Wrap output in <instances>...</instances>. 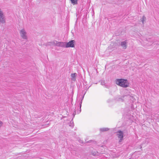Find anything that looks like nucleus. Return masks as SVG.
Instances as JSON below:
<instances>
[{
	"mask_svg": "<svg viewBox=\"0 0 159 159\" xmlns=\"http://www.w3.org/2000/svg\"><path fill=\"white\" fill-rule=\"evenodd\" d=\"M92 154L94 156H98V152L97 151H92L91 152Z\"/></svg>",
	"mask_w": 159,
	"mask_h": 159,
	"instance_id": "11",
	"label": "nucleus"
},
{
	"mask_svg": "<svg viewBox=\"0 0 159 159\" xmlns=\"http://www.w3.org/2000/svg\"><path fill=\"white\" fill-rule=\"evenodd\" d=\"M66 42H59L58 46L62 48H66Z\"/></svg>",
	"mask_w": 159,
	"mask_h": 159,
	"instance_id": "6",
	"label": "nucleus"
},
{
	"mask_svg": "<svg viewBox=\"0 0 159 159\" xmlns=\"http://www.w3.org/2000/svg\"><path fill=\"white\" fill-rule=\"evenodd\" d=\"M75 43V41L74 40H71L68 43H66V48H68L69 47H74Z\"/></svg>",
	"mask_w": 159,
	"mask_h": 159,
	"instance_id": "4",
	"label": "nucleus"
},
{
	"mask_svg": "<svg viewBox=\"0 0 159 159\" xmlns=\"http://www.w3.org/2000/svg\"><path fill=\"white\" fill-rule=\"evenodd\" d=\"M146 17L145 16H143L142 18L141 19V20L143 24L144 21H145L146 20Z\"/></svg>",
	"mask_w": 159,
	"mask_h": 159,
	"instance_id": "14",
	"label": "nucleus"
},
{
	"mask_svg": "<svg viewBox=\"0 0 159 159\" xmlns=\"http://www.w3.org/2000/svg\"><path fill=\"white\" fill-rule=\"evenodd\" d=\"M81 107V105H80V108Z\"/></svg>",
	"mask_w": 159,
	"mask_h": 159,
	"instance_id": "18",
	"label": "nucleus"
},
{
	"mask_svg": "<svg viewBox=\"0 0 159 159\" xmlns=\"http://www.w3.org/2000/svg\"><path fill=\"white\" fill-rule=\"evenodd\" d=\"M59 42L56 41H54L53 42H50V43L53 45L56 46H58V44Z\"/></svg>",
	"mask_w": 159,
	"mask_h": 159,
	"instance_id": "9",
	"label": "nucleus"
},
{
	"mask_svg": "<svg viewBox=\"0 0 159 159\" xmlns=\"http://www.w3.org/2000/svg\"><path fill=\"white\" fill-rule=\"evenodd\" d=\"M3 124V122L1 121H0V128L2 126Z\"/></svg>",
	"mask_w": 159,
	"mask_h": 159,
	"instance_id": "16",
	"label": "nucleus"
},
{
	"mask_svg": "<svg viewBox=\"0 0 159 159\" xmlns=\"http://www.w3.org/2000/svg\"><path fill=\"white\" fill-rule=\"evenodd\" d=\"M109 129L107 128H104L100 129V130L102 131H106L109 130Z\"/></svg>",
	"mask_w": 159,
	"mask_h": 159,
	"instance_id": "12",
	"label": "nucleus"
},
{
	"mask_svg": "<svg viewBox=\"0 0 159 159\" xmlns=\"http://www.w3.org/2000/svg\"><path fill=\"white\" fill-rule=\"evenodd\" d=\"M104 84H105V83L104 81H102L101 82V84L102 85H104Z\"/></svg>",
	"mask_w": 159,
	"mask_h": 159,
	"instance_id": "17",
	"label": "nucleus"
},
{
	"mask_svg": "<svg viewBox=\"0 0 159 159\" xmlns=\"http://www.w3.org/2000/svg\"><path fill=\"white\" fill-rule=\"evenodd\" d=\"M117 135L118 138L120 139L119 142H120L123 140L124 133L121 130H119L117 132Z\"/></svg>",
	"mask_w": 159,
	"mask_h": 159,
	"instance_id": "3",
	"label": "nucleus"
},
{
	"mask_svg": "<svg viewBox=\"0 0 159 159\" xmlns=\"http://www.w3.org/2000/svg\"><path fill=\"white\" fill-rule=\"evenodd\" d=\"M116 84L121 87L126 88L129 86V83L127 80L124 79H117L116 80Z\"/></svg>",
	"mask_w": 159,
	"mask_h": 159,
	"instance_id": "1",
	"label": "nucleus"
},
{
	"mask_svg": "<svg viewBox=\"0 0 159 159\" xmlns=\"http://www.w3.org/2000/svg\"><path fill=\"white\" fill-rule=\"evenodd\" d=\"M3 15V12L1 11V9H0V16L2 15Z\"/></svg>",
	"mask_w": 159,
	"mask_h": 159,
	"instance_id": "15",
	"label": "nucleus"
},
{
	"mask_svg": "<svg viewBox=\"0 0 159 159\" xmlns=\"http://www.w3.org/2000/svg\"><path fill=\"white\" fill-rule=\"evenodd\" d=\"M59 42L56 41H54L53 42H50V43L53 45L56 46H58V44Z\"/></svg>",
	"mask_w": 159,
	"mask_h": 159,
	"instance_id": "10",
	"label": "nucleus"
},
{
	"mask_svg": "<svg viewBox=\"0 0 159 159\" xmlns=\"http://www.w3.org/2000/svg\"><path fill=\"white\" fill-rule=\"evenodd\" d=\"M72 3L73 4H76L77 3V0H70Z\"/></svg>",
	"mask_w": 159,
	"mask_h": 159,
	"instance_id": "13",
	"label": "nucleus"
},
{
	"mask_svg": "<svg viewBox=\"0 0 159 159\" xmlns=\"http://www.w3.org/2000/svg\"><path fill=\"white\" fill-rule=\"evenodd\" d=\"M19 33L21 38L27 40L28 39L27 33L25 28H22L20 30Z\"/></svg>",
	"mask_w": 159,
	"mask_h": 159,
	"instance_id": "2",
	"label": "nucleus"
},
{
	"mask_svg": "<svg viewBox=\"0 0 159 159\" xmlns=\"http://www.w3.org/2000/svg\"><path fill=\"white\" fill-rule=\"evenodd\" d=\"M0 22L2 24L5 22V19L4 15L0 16Z\"/></svg>",
	"mask_w": 159,
	"mask_h": 159,
	"instance_id": "8",
	"label": "nucleus"
},
{
	"mask_svg": "<svg viewBox=\"0 0 159 159\" xmlns=\"http://www.w3.org/2000/svg\"><path fill=\"white\" fill-rule=\"evenodd\" d=\"M120 45L122 48L123 49H125L127 48V42L126 41H125L121 42Z\"/></svg>",
	"mask_w": 159,
	"mask_h": 159,
	"instance_id": "5",
	"label": "nucleus"
},
{
	"mask_svg": "<svg viewBox=\"0 0 159 159\" xmlns=\"http://www.w3.org/2000/svg\"><path fill=\"white\" fill-rule=\"evenodd\" d=\"M76 75L77 74L76 73L71 74V80H72L75 81L76 80Z\"/></svg>",
	"mask_w": 159,
	"mask_h": 159,
	"instance_id": "7",
	"label": "nucleus"
}]
</instances>
